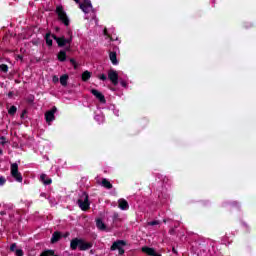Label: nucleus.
I'll list each match as a JSON object with an SVG mask.
<instances>
[{
    "label": "nucleus",
    "instance_id": "obj_24",
    "mask_svg": "<svg viewBox=\"0 0 256 256\" xmlns=\"http://www.w3.org/2000/svg\"><path fill=\"white\" fill-rule=\"evenodd\" d=\"M104 35H106V37H109L110 41H113V36H110V35L107 33V28L104 29Z\"/></svg>",
    "mask_w": 256,
    "mask_h": 256
},
{
    "label": "nucleus",
    "instance_id": "obj_32",
    "mask_svg": "<svg viewBox=\"0 0 256 256\" xmlns=\"http://www.w3.org/2000/svg\"><path fill=\"white\" fill-rule=\"evenodd\" d=\"M120 85H122V87H127V82L126 81H121Z\"/></svg>",
    "mask_w": 256,
    "mask_h": 256
},
{
    "label": "nucleus",
    "instance_id": "obj_17",
    "mask_svg": "<svg viewBox=\"0 0 256 256\" xmlns=\"http://www.w3.org/2000/svg\"><path fill=\"white\" fill-rule=\"evenodd\" d=\"M69 80V76L67 74H64L60 77V83L63 85V87H67V81Z\"/></svg>",
    "mask_w": 256,
    "mask_h": 256
},
{
    "label": "nucleus",
    "instance_id": "obj_10",
    "mask_svg": "<svg viewBox=\"0 0 256 256\" xmlns=\"http://www.w3.org/2000/svg\"><path fill=\"white\" fill-rule=\"evenodd\" d=\"M118 207L122 211H127V209H129V203L127 202V200L121 198L118 200Z\"/></svg>",
    "mask_w": 256,
    "mask_h": 256
},
{
    "label": "nucleus",
    "instance_id": "obj_13",
    "mask_svg": "<svg viewBox=\"0 0 256 256\" xmlns=\"http://www.w3.org/2000/svg\"><path fill=\"white\" fill-rule=\"evenodd\" d=\"M96 227L100 231H107V226H105V223H103V220L101 219L96 220Z\"/></svg>",
    "mask_w": 256,
    "mask_h": 256
},
{
    "label": "nucleus",
    "instance_id": "obj_1",
    "mask_svg": "<svg viewBox=\"0 0 256 256\" xmlns=\"http://www.w3.org/2000/svg\"><path fill=\"white\" fill-rule=\"evenodd\" d=\"M46 44L48 47H51L53 45V39L57 42L59 47H65V45H71V42L73 41V38H65V37H60L58 38L57 36L53 34H46Z\"/></svg>",
    "mask_w": 256,
    "mask_h": 256
},
{
    "label": "nucleus",
    "instance_id": "obj_28",
    "mask_svg": "<svg viewBox=\"0 0 256 256\" xmlns=\"http://www.w3.org/2000/svg\"><path fill=\"white\" fill-rule=\"evenodd\" d=\"M6 181L7 180L5 179V177H3V176L0 177V185L1 186H3V184L6 183Z\"/></svg>",
    "mask_w": 256,
    "mask_h": 256
},
{
    "label": "nucleus",
    "instance_id": "obj_22",
    "mask_svg": "<svg viewBox=\"0 0 256 256\" xmlns=\"http://www.w3.org/2000/svg\"><path fill=\"white\" fill-rule=\"evenodd\" d=\"M0 70L3 72V73H7V71H9V67L5 64H2L0 65Z\"/></svg>",
    "mask_w": 256,
    "mask_h": 256
},
{
    "label": "nucleus",
    "instance_id": "obj_21",
    "mask_svg": "<svg viewBox=\"0 0 256 256\" xmlns=\"http://www.w3.org/2000/svg\"><path fill=\"white\" fill-rule=\"evenodd\" d=\"M9 115H15L17 113V107L11 106L10 109L8 110Z\"/></svg>",
    "mask_w": 256,
    "mask_h": 256
},
{
    "label": "nucleus",
    "instance_id": "obj_27",
    "mask_svg": "<svg viewBox=\"0 0 256 256\" xmlns=\"http://www.w3.org/2000/svg\"><path fill=\"white\" fill-rule=\"evenodd\" d=\"M99 79H100L101 81H107V76H106L105 74H101V75L99 76Z\"/></svg>",
    "mask_w": 256,
    "mask_h": 256
},
{
    "label": "nucleus",
    "instance_id": "obj_30",
    "mask_svg": "<svg viewBox=\"0 0 256 256\" xmlns=\"http://www.w3.org/2000/svg\"><path fill=\"white\" fill-rule=\"evenodd\" d=\"M15 249H17V244H12V245L10 246V250H11V251H15Z\"/></svg>",
    "mask_w": 256,
    "mask_h": 256
},
{
    "label": "nucleus",
    "instance_id": "obj_20",
    "mask_svg": "<svg viewBox=\"0 0 256 256\" xmlns=\"http://www.w3.org/2000/svg\"><path fill=\"white\" fill-rule=\"evenodd\" d=\"M89 79H91V72L89 71H85L82 74V80L84 81H89Z\"/></svg>",
    "mask_w": 256,
    "mask_h": 256
},
{
    "label": "nucleus",
    "instance_id": "obj_8",
    "mask_svg": "<svg viewBox=\"0 0 256 256\" xmlns=\"http://www.w3.org/2000/svg\"><path fill=\"white\" fill-rule=\"evenodd\" d=\"M55 113H57V107H53L45 113V119L49 125L51 124V121H55Z\"/></svg>",
    "mask_w": 256,
    "mask_h": 256
},
{
    "label": "nucleus",
    "instance_id": "obj_5",
    "mask_svg": "<svg viewBox=\"0 0 256 256\" xmlns=\"http://www.w3.org/2000/svg\"><path fill=\"white\" fill-rule=\"evenodd\" d=\"M11 175L16 181H18V183L23 181V176H21V173H19V165H17V163H13L11 165Z\"/></svg>",
    "mask_w": 256,
    "mask_h": 256
},
{
    "label": "nucleus",
    "instance_id": "obj_19",
    "mask_svg": "<svg viewBox=\"0 0 256 256\" xmlns=\"http://www.w3.org/2000/svg\"><path fill=\"white\" fill-rule=\"evenodd\" d=\"M61 239V233L59 232H54L51 238V243H57Z\"/></svg>",
    "mask_w": 256,
    "mask_h": 256
},
{
    "label": "nucleus",
    "instance_id": "obj_3",
    "mask_svg": "<svg viewBox=\"0 0 256 256\" xmlns=\"http://www.w3.org/2000/svg\"><path fill=\"white\" fill-rule=\"evenodd\" d=\"M70 247L73 251H75L77 247L80 249V251H87L93 247V244L85 242L83 239L75 238L71 241Z\"/></svg>",
    "mask_w": 256,
    "mask_h": 256
},
{
    "label": "nucleus",
    "instance_id": "obj_33",
    "mask_svg": "<svg viewBox=\"0 0 256 256\" xmlns=\"http://www.w3.org/2000/svg\"><path fill=\"white\" fill-rule=\"evenodd\" d=\"M0 155H3V150L2 149H0Z\"/></svg>",
    "mask_w": 256,
    "mask_h": 256
},
{
    "label": "nucleus",
    "instance_id": "obj_12",
    "mask_svg": "<svg viewBox=\"0 0 256 256\" xmlns=\"http://www.w3.org/2000/svg\"><path fill=\"white\" fill-rule=\"evenodd\" d=\"M92 95H95V97L100 101V103H105V96L101 92H99L96 89L91 90Z\"/></svg>",
    "mask_w": 256,
    "mask_h": 256
},
{
    "label": "nucleus",
    "instance_id": "obj_25",
    "mask_svg": "<svg viewBox=\"0 0 256 256\" xmlns=\"http://www.w3.org/2000/svg\"><path fill=\"white\" fill-rule=\"evenodd\" d=\"M15 254H16L17 256H23V250L17 249V250L15 251Z\"/></svg>",
    "mask_w": 256,
    "mask_h": 256
},
{
    "label": "nucleus",
    "instance_id": "obj_15",
    "mask_svg": "<svg viewBox=\"0 0 256 256\" xmlns=\"http://www.w3.org/2000/svg\"><path fill=\"white\" fill-rule=\"evenodd\" d=\"M40 180L42 181V183H44L45 185H51L52 180L51 178H47L46 174H41L40 175Z\"/></svg>",
    "mask_w": 256,
    "mask_h": 256
},
{
    "label": "nucleus",
    "instance_id": "obj_31",
    "mask_svg": "<svg viewBox=\"0 0 256 256\" xmlns=\"http://www.w3.org/2000/svg\"><path fill=\"white\" fill-rule=\"evenodd\" d=\"M148 225H159V222L158 221H152V222H149Z\"/></svg>",
    "mask_w": 256,
    "mask_h": 256
},
{
    "label": "nucleus",
    "instance_id": "obj_14",
    "mask_svg": "<svg viewBox=\"0 0 256 256\" xmlns=\"http://www.w3.org/2000/svg\"><path fill=\"white\" fill-rule=\"evenodd\" d=\"M109 57H110L111 63H113L114 65H119V61L117 60L116 52H110Z\"/></svg>",
    "mask_w": 256,
    "mask_h": 256
},
{
    "label": "nucleus",
    "instance_id": "obj_18",
    "mask_svg": "<svg viewBox=\"0 0 256 256\" xmlns=\"http://www.w3.org/2000/svg\"><path fill=\"white\" fill-rule=\"evenodd\" d=\"M102 187H105L106 189H113V185L111 184V182H109V180L107 179H103L102 183H101Z\"/></svg>",
    "mask_w": 256,
    "mask_h": 256
},
{
    "label": "nucleus",
    "instance_id": "obj_23",
    "mask_svg": "<svg viewBox=\"0 0 256 256\" xmlns=\"http://www.w3.org/2000/svg\"><path fill=\"white\" fill-rule=\"evenodd\" d=\"M95 120L98 121V123H103V121H105V118L101 115H96Z\"/></svg>",
    "mask_w": 256,
    "mask_h": 256
},
{
    "label": "nucleus",
    "instance_id": "obj_34",
    "mask_svg": "<svg viewBox=\"0 0 256 256\" xmlns=\"http://www.w3.org/2000/svg\"><path fill=\"white\" fill-rule=\"evenodd\" d=\"M115 113V115H119L118 113H119V111H116V112H114Z\"/></svg>",
    "mask_w": 256,
    "mask_h": 256
},
{
    "label": "nucleus",
    "instance_id": "obj_6",
    "mask_svg": "<svg viewBox=\"0 0 256 256\" xmlns=\"http://www.w3.org/2000/svg\"><path fill=\"white\" fill-rule=\"evenodd\" d=\"M125 245H127V243L125 241L118 240L112 244L111 251H116V249H117L119 251V255H123V253H125V250L123 249V247H125Z\"/></svg>",
    "mask_w": 256,
    "mask_h": 256
},
{
    "label": "nucleus",
    "instance_id": "obj_35",
    "mask_svg": "<svg viewBox=\"0 0 256 256\" xmlns=\"http://www.w3.org/2000/svg\"><path fill=\"white\" fill-rule=\"evenodd\" d=\"M1 215H5V212H1Z\"/></svg>",
    "mask_w": 256,
    "mask_h": 256
},
{
    "label": "nucleus",
    "instance_id": "obj_2",
    "mask_svg": "<svg viewBox=\"0 0 256 256\" xmlns=\"http://www.w3.org/2000/svg\"><path fill=\"white\" fill-rule=\"evenodd\" d=\"M75 3H79V0H74ZM83 3L79 5L80 9L85 13V19H95V10H93V5L90 0H82Z\"/></svg>",
    "mask_w": 256,
    "mask_h": 256
},
{
    "label": "nucleus",
    "instance_id": "obj_4",
    "mask_svg": "<svg viewBox=\"0 0 256 256\" xmlns=\"http://www.w3.org/2000/svg\"><path fill=\"white\" fill-rule=\"evenodd\" d=\"M78 205L82 211H87L89 209V195L87 193L83 192L80 196V199L78 200Z\"/></svg>",
    "mask_w": 256,
    "mask_h": 256
},
{
    "label": "nucleus",
    "instance_id": "obj_9",
    "mask_svg": "<svg viewBox=\"0 0 256 256\" xmlns=\"http://www.w3.org/2000/svg\"><path fill=\"white\" fill-rule=\"evenodd\" d=\"M108 79L113 83V85L119 84V74H117V71L115 70H110L108 72Z\"/></svg>",
    "mask_w": 256,
    "mask_h": 256
},
{
    "label": "nucleus",
    "instance_id": "obj_11",
    "mask_svg": "<svg viewBox=\"0 0 256 256\" xmlns=\"http://www.w3.org/2000/svg\"><path fill=\"white\" fill-rule=\"evenodd\" d=\"M142 252L146 253V255H150V256H161L160 254L155 252V249L149 248L147 246L146 247H142Z\"/></svg>",
    "mask_w": 256,
    "mask_h": 256
},
{
    "label": "nucleus",
    "instance_id": "obj_26",
    "mask_svg": "<svg viewBox=\"0 0 256 256\" xmlns=\"http://www.w3.org/2000/svg\"><path fill=\"white\" fill-rule=\"evenodd\" d=\"M70 63L74 66V69H77V62L75 59H70Z\"/></svg>",
    "mask_w": 256,
    "mask_h": 256
},
{
    "label": "nucleus",
    "instance_id": "obj_16",
    "mask_svg": "<svg viewBox=\"0 0 256 256\" xmlns=\"http://www.w3.org/2000/svg\"><path fill=\"white\" fill-rule=\"evenodd\" d=\"M57 57H58V60H60L61 62L66 61V59H67V52H65V50H61L58 53Z\"/></svg>",
    "mask_w": 256,
    "mask_h": 256
},
{
    "label": "nucleus",
    "instance_id": "obj_29",
    "mask_svg": "<svg viewBox=\"0 0 256 256\" xmlns=\"http://www.w3.org/2000/svg\"><path fill=\"white\" fill-rule=\"evenodd\" d=\"M52 81H53V83H58L59 78L57 76H53Z\"/></svg>",
    "mask_w": 256,
    "mask_h": 256
},
{
    "label": "nucleus",
    "instance_id": "obj_7",
    "mask_svg": "<svg viewBox=\"0 0 256 256\" xmlns=\"http://www.w3.org/2000/svg\"><path fill=\"white\" fill-rule=\"evenodd\" d=\"M56 12L58 15V18L67 26L69 25V17H67V13L63 10V7L58 6L56 8Z\"/></svg>",
    "mask_w": 256,
    "mask_h": 256
}]
</instances>
